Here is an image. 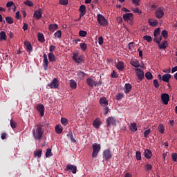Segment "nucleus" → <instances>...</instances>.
I'll return each mask as SVG.
<instances>
[{
	"mask_svg": "<svg viewBox=\"0 0 177 177\" xmlns=\"http://www.w3.org/2000/svg\"><path fill=\"white\" fill-rule=\"evenodd\" d=\"M43 127L42 124H39L32 129V135L36 140H41V139H42V136L44 132V129H42Z\"/></svg>",
	"mask_w": 177,
	"mask_h": 177,
	"instance_id": "f257e3e1",
	"label": "nucleus"
},
{
	"mask_svg": "<svg viewBox=\"0 0 177 177\" xmlns=\"http://www.w3.org/2000/svg\"><path fill=\"white\" fill-rule=\"evenodd\" d=\"M97 21L100 24V26H102V27H106V26H109V21L107 19L101 14L97 15Z\"/></svg>",
	"mask_w": 177,
	"mask_h": 177,
	"instance_id": "f03ea898",
	"label": "nucleus"
},
{
	"mask_svg": "<svg viewBox=\"0 0 177 177\" xmlns=\"http://www.w3.org/2000/svg\"><path fill=\"white\" fill-rule=\"evenodd\" d=\"M92 147H93L92 157L95 158L97 157V154H99V151H100L102 147H100V144L94 143L92 145Z\"/></svg>",
	"mask_w": 177,
	"mask_h": 177,
	"instance_id": "7ed1b4c3",
	"label": "nucleus"
},
{
	"mask_svg": "<svg viewBox=\"0 0 177 177\" xmlns=\"http://www.w3.org/2000/svg\"><path fill=\"white\" fill-rule=\"evenodd\" d=\"M72 58L74 62L78 64H80V63H82V62H84V57L82 55H80L78 52L73 53Z\"/></svg>",
	"mask_w": 177,
	"mask_h": 177,
	"instance_id": "20e7f679",
	"label": "nucleus"
},
{
	"mask_svg": "<svg viewBox=\"0 0 177 177\" xmlns=\"http://www.w3.org/2000/svg\"><path fill=\"white\" fill-rule=\"evenodd\" d=\"M47 86L50 88V89H57V88H59V80H57V78H54Z\"/></svg>",
	"mask_w": 177,
	"mask_h": 177,
	"instance_id": "39448f33",
	"label": "nucleus"
},
{
	"mask_svg": "<svg viewBox=\"0 0 177 177\" xmlns=\"http://www.w3.org/2000/svg\"><path fill=\"white\" fill-rule=\"evenodd\" d=\"M164 7H159L158 9L155 11V15L157 19H162L164 17Z\"/></svg>",
	"mask_w": 177,
	"mask_h": 177,
	"instance_id": "423d86ee",
	"label": "nucleus"
},
{
	"mask_svg": "<svg viewBox=\"0 0 177 177\" xmlns=\"http://www.w3.org/2000/svg\"><path fill=\"white\" fill-rule=\"evenodd\" d=\"M135 71L137 78L140 80V81H142V80L145 79V72L140 68H136Z\"/></svg>",
	"mask_w": 177,
	"mask_h": 177,
	"instance_id": "0eeeda50",
	"label": "nucleus"
},
{
	"mask_svg": "<svg viewBox=\"0 0 177 177\" xmlns=\"http://www.w3.org/2000/svg\"><path fill=\"white\" fill-rule=\"evenodd\" d=\"M116 122L117 120H115V118H113L112 116H110L106 119V127L109 128L111 127V125L115 126Z\"/></svg>",
	"mask_w": 177,
	"mask_h": 177,
	"instance_id": "6e6552de",
	"label": "nucleus"
},
{
	"mask_svg": "<svg viewBox=\"0 0 177 177\" xmlns=\"http://www.w3.org/2000/svg\"><path fill=\"white\" fill-rule=\"evenodd\" d=\"M37 110L39 111L41 117H44L45 115V106H44V104H37Z\"/></svg>",
	"mask_w": 177,
	"mask_h": 177,
	"instance_id": "1a4fd4ad",
	"label": "nucleus"
},
{
	"mask_svg": "<svg viewBox=\"0 0 177 177\" xmlns=\"http://www.w3.org/2000/svg\"><path fill=\"white\" fill-rule=\"evenodd\" d=\"M99 103L102 107H106L109 106V100H107V98L106 97H102L99 100Z\"/></svg>",
	"mask_w": 177,
	"mask_h": 177,
	"instance_id": "9d476101",
	"label": "nucleus"
},
{
	"mask_svg": "<svg viewBox=\"0 0 177 177\" xmlns=\"http://www.w3.org/2000/svg\"><path fill=\"white\" fill-rule=\"evenodd\" d=\"M43 67L45 71L48 70V64H49V61L48 60V55L46 54H44L43 55Z\"/></svg>",
	"mask_w": 177,
	"mask_h": 177,
	"instance_id": "9b49d317",
	"label": "nucleus"
},
{
	"mask_svg": "<svg viewBox=\"0 0 177 177\" xmlns=\"http://www.w3.org/2000/svg\"><path fill=\"white\" fill-rule=\"evenodd\" d=\"M103 156L104 160L106 161L111 158V151L110 149H106L103 151Z\"/></svg>",
	"mask_w": 177,
	"mask_h": 177,
	"instance_id": "f8f14e48",
	"label": "nucleus"
},
{
	"mask_svg": "<svg viewBox=\"0 0 177 177\" xmlns=\"http://www.w3.org/2000/svg\"><path fill=\"white\" fill-rule=\"evenodd\" d=\"M86 84L88 85V86H91V88H93V86H97V83L91 77L86 79Z\"/></svg>",
	"mask_w": 177,
	"mask_h": 177,
	"instance_id": "ddd939ff",
	"label": "nucleus"
},
{
	"mask_svg": "<svg viewBox=\"0 0 177 177\" xmlns=\"http://www.w3.org/2000/svg\"><path fill=\"white\" fill-rule=\"evenodd\" d=\"M161 99L162 103L168 104V102H169V95L168 93H163L161 95Z\"/></svg>",
	"mask_w": 177,
	"mask_h": 177,
	"instance_id": "4468645a",
	"label": "nucleus"
},
{
	"mask_svg": "<svg viewBox=\"0 0 177 177\" xmlns=\"http://www.w3.org/2000/svg\"><path fill=\"white\" fill-rule=\"evenodd\" d=\"M66 171H71L72 174H77V166L68 165L66 167Z\"/></svg>",
	"mask_w": 177,
	"mask_h": 177,
	"instance_id": "2eb2a0df",
	"label": "nucleus"
},
{
	"mask_svg": "<svg viewBox=\"0 0 177 177\" xmlns=\"http://www.w3.org/2000/svg\"><path fill=\"white\" fill-rule=\"evenodd\" d=\"M34 17L37 19V20H39L42 17V9L39 8L34 12Z\"/></svg>",
	"mask_w": 177,
	"mask_h": 177,
	"instance_id": "dca6fc26",
	"label": "nucleus"
},
{
	"mask_svg": "<svg viewBox=\"0 0 177 177\" xmlns=\"http://www.w3.org/2000/svg\"><path fill=\"white\" fill-rule=\"evenodd\" d=\"M79 11L80 12V17H82L83 16H85L86 13V7H85L84 5L80 6L79 8Z\"/></svg>",
	"mask_w": 177,
	"mask_h": 177,
	"instance_id": "f3484780",
	"label": "nucleus"
},
{
	"mask_svg": "<svg viewBox=\"0 0 177 177\" xmlns=\"http://www.w3.org/2000/svg\"><path fill=\"white\" fill-rule=\"evenodd\" d=\"M24 45L26 48L27 51L29 53H31V52H32V46H31V43H30L29 41H25Z\"/></svg>",
	"mask_w": 177,
	"mask_h": 177,
	"instance_id": "a211bd4d",
	"label": "nucleus"
},
{
	"mask_svg": "<svg viewBox=\"0 0 177 177\" xmlns=\"http://www.w3.org/2000/svg\"><path fill=\"white\" fill-rule=\"evenodd\" d=\"M100 125H102V122H100V120L99 119H95L93 122V127L95 128V129H99L100 128Z\"/></svg>",
	"mask_w": 177,
	"mask_h": 177,
	"instance_id": "6ab92c4d",
	"label": "nucleus"
},
{
	"mask_svg": "<svg viewBox=\"0 0 177 177\" xmlns=\"http://www.w3.org/2000/svg\"><path fill=\"white\" fill-rule=\"evenodd\" d=\"M130 64L136 68H139V67H140V63H139V61L138 59L131 60L130 62Z\"/></svg>",
	"mask_w": 177,
	"mask_h": 177,
	"instance_id": "aec40b11",
	"label": "nucleus"
},
{
	"mask_svg": "<svg viewBox=\"0 0 177 177\" xmlns=\"http://www.w3.org/2000/svg\"><path fill=\"white\" fill-rule=\"evenodd\" d=\"M144 156L148 160L151 158V156H153V153L150 149H145L144 152Z\"/></svg>",
	"mask_w": 177,
	"mask_h": 177,
	"instance_id": "412c9836",
	"label": "nucleus"
},
{
	"mask_svg": "<svg viewBox=\"0 0 177 177\" xmlns=\"http://www.w3.org/2000/svg\"><path fill=\"white\" fill-rule=\"evenodd\" d=\"M148 23H149V26H151V27H156V26L158 25V21L154 20L152 19H149Z\"/></svg>",
	"mask_w": 177,
	"mask_h": 177,
	"instance_id": "4be33fe9",
	"label": "nucleus"
},
{
	"mask_svg": "<svg viewBox=\"0 0 177 177\" xmlns=\"http://www.w3.org/2000/svg\"><path fill=\"white\" fill-rule=\"evenodd\" d=\"M48 57L49 62H50L51 63L56 62V56H55L54 53H49L48 55Z\"/></svg>",
	"mask_w": 177,
	"mask_h": 177,
	"instance_id": "5701e85b",
	"label": "nucleus"
},
{
	"mask_svg": "<svg viewBox=\"0 0 177 177\" xmlns=\"http://www.w3.org/2000/svg\"><path fill=\"white\" fill-rule=\"evenodd\" d=\"M169 80H171V74H165L162 76V81L164 82H169Z\"/></svg>",
	"mask_w": 177,
	"mask_h": 177,
	"instance_id": "b1692460",
	"label": "nucleus"
},
{
	"mask_svg": "<svg viewBox=\"0 0 177 177\" xmlns=\"http://www.w3.org/2000/svg\"><path fill=\"white\" fill-rule=\"evenodd\" d=\"M55 132L58 135H60L63 132V127L61 124H57L55 126Z\"/></svg>",
	"mask_w": 177,
	"mask_h": 177,
	"instance_id": "393cba45",
	"label": "nucleus"
},
{
	"mask_svg": "<svg viewBox=\"0 0 177 177\" xmlns=\"http://www.w3.org/2000/svg\"><path fill=\"white\" fill-rule=\"evenodd\" d=\"M132 17H133V14L132 13H126L123 15V20H124V21L131 19Z\"/></svg>",
	"mask_w": 177,
	"mask_h": 177,
	"instance_id": "a878e982",
	"label": "nucleus"
},
{
	"mask_svg": "<svg viewBox=\"0 0 177 177\" xmlns=\"http://www.w3.org/2000/svg\"><path fill=\"white\" fill-rule=\"evenodd\" d=\"M58 27L59 26H57V24H50L48 26V30L50 31H56V30H57Z\"/></svg>",
	"mask_w": 177,
	"mask_h": 177,
	"instance_id": "bb28decb",
	"label": "nucleus"
},
{
	"mask_svg": "<svg viewBox=\"0 0 177 177\" xmlns=\"http://www.w3.org/2000/svg\"><path fill=\"white\" fill-rule=\"evenodd\" d=\"M37 38L39 42H41V44H44V42H45V37H44V34L39 32L37 34Z\"/></svg>",
	"mask_w": 177,
	"mask_h": 177,
	"instance_id": "cd10ccee",
	"label": "nucleus"
},
{
	"mask_svg": "<svg viewBox=\"0 0 177 177\" xmlns=\"http://www.w3.org/2000/svg\"><path fill=\"white\" fill-rule=\"evenodd\" d=\"M124 62H118L116 64V68H118V70H120V71H122L124 70Z\"/></svg>",
	"mask_w": 177,
	"mask_h": 177,
	"instance_id": "c85d7f7f",
	"label": "nucleus"
},
{
	"mask_svg": "<svg viewBox=\"0 0 177 177\" xmlns=\"http://www.w3.org/2000/svg\"><path fill=\"white\" fill-rule=\"evenodd\" d=\"M124 88V93H129V92H131V90L132 89V85L131 84H126Z\"/></svg>",
	"mask_w": 177,
	"mask_h": 177,
	"instance_id": "c756f323",
	"label": "nucleus"
},
{
	"mask_svg": "<svg viewBox=\"0 0 177 177\" xmlns=\"http://www.w3.org/2000/svg\"><path fill=\"white\" fill-rule=\"evenodd\" d=\"M69 85L71 89H77V82H75V80H71L69 82Z\"/></svg>",
	"mask_w": 177,
	"mask_h": 177,
	"instance_id": "7c9ffc66",
	"label": "nucleus"
},
{
	"mask_svg": "<svg viewBox=\"0 0 177 177\" xmlns=\"http://www.w3.org/2000/svg\"><path fill=\"white\" fill-rule=\"evenodd\" d=\"M130 129L132 132H136V131H138V126L136 125V123H131L130 126Z\"/></svg>",
	"mask_w": 177,
	"mask_h": 177,
	"instance_id": "2f4dec72",
	"label": "nucleus"
},
{
	"mask_svg": "<svg viewBox=\"0 0 177 177\" xmlns=\"http://www.w3.org/2000/svg\"><path fill=\"white\" fill-rule=\"evenodd\" d=\"M77 75L80 80H84L85 78V73L83 71H79L77 72Z\"/></svg>",
	"mask_w": 177,
	"mask_h": 177,
	"instance_id": "473e14b6",
	"label": "nucleus"
},
{
	"mask_svg": "<svg viewBox=\"0 0 177 177\" xmlns=\"http://www.w3.org/2000/svg\"><path fill=\"white\" fill-rule=\"evenodd\" d=\"M168 46V41H165L162 42V44H159V49H166Z\"/></svg>",
	"mask_w": 177,
	"mask_h": 177,
	"instance_id": "72a5a7b5",
	"label": "nucleus"
},
{
	"mask_svg": "<svg viewBox=\"0 0 177 177\" xmlns=\"http://www.w3.org/2000/svg\"><path fill=\"white\" fill-rule=\"evenodd\" d=\"M0 41H6V33L4 31L0 32Z\"/></svg>",
	"mask_w": 177,
	"mask_h": 177,
	"instance_id": "f704fd0d",
	"label": "nucleus"
},
{
	"mask_svg": "<svg viewBox=\"0 0 177 177\" xmlns=\"http://www.w3.org/2000/svg\"><path fill=\"white\" fill-rule=\"evenodd\" d=\"M34 155H35V157H38V158H41V156H42V149L35 151Z\"/></svg>",
	"mask_w": 177,
	"mask_h": 177,
	"instance_id": "c9c22d12",
	"label": "nucleus"
},
{
	"mask_svg": "<svg viewBox=\"0 0 177 177\" xmlns=\"http://www.w3.org/2000/svg\"><path fill=\"white\" fill-rule=\"evenodd\" d=\"M61 124L64 125V127H67L68 125V120L66 118H61Z\"/></svg>",
	"mask_w": 177,
	"mask_h": 177,
	"instance_id": "e433bc0d",
	"label": "nucleus"
},
{
	"mask_svg": "<svg viewBox=\"0 0 177 177\" xmlns=\"http://www.w3.org/2000/svg\"><path fill=\"white\" fill-rule=\"evenodd\" d=\"M158 129L160 133H164V131H165V128L164 127V124H160L158 125Z\"/></svg>",
	"mask_w": 177,
	"mask_h": 177,
	"instance_id": "4c0bfd02",
	"label": "nucleus"
},
{
	"mask_svg": "<svg viewBox=\"0 0 177 177\" xmlns=\"http://www.w3.org/2000/svg\"><path fill=\"white\" fill-rule=\"evenodd\" d=\"M67 136H68V138H70L71 142H73V143H75L77 142L75 140V139H74V136L73 135V132L69 131L68 134L67 135Z\"/></svg>",
	"mask_w": 177,
	"mask_h": 177,
	"instance_id": "58836bf2",
	"label": "nucleus"
},
{
	"mask_svg": "<svg viewBox=\"0 0 177 177\" xmlns=\"http://www.w3.org/2000/svg\"><path fill=\"white\" fill-rule=\"evenodd\" d=\"M53 154L52 153V149H47L46 152V158H48V157H52Z\"/></svg>",
	"mask_w": 177,
	"mask_h": 177,
	"instance_id": "ea45409f",
	"label": "nucleus"
},
{
	"mask_svg": "<svg viewBox=\"0 0 177 177\" xmlns=\"http://www.w3.org/2000/svg\"><path fill=\"white\" fill-rule=\"evenodd\" d=\"M160 32H161V29L160 28H156L154 30L153 37H155V38H157V37L160 35Z\"/></svg>",
	"mask_w": 177,
	"mask_h": 177,
	"instance_id": "a19ab883",
	"label": "nucleus"
},
{
	"mask_svg": "<svg viewBox=\"0 0 177 177\" xmlns=\"http://www.w3.org/2000/svg\"><path fill=\"white\" fill-rule=\"evenodd\" d=\"M24 5H26V6H30V7H32L34 6V3H32V1H30V0H26L24 2Z\"/></svg>",
	"mask_w": 177,
	"mask_h": 177,
	"instance_id": "79ce46f5",
	"label": "nucleus"
},
{
	"mask_svg": "<svg viewBox=\"0 0 177 177\" xmlns=\"http://www.w3.org/2000/svg\"><path fill=\"white\" fill-rule=\"evenodd\" d=\"M136 160H138V161H140V160H142V153H140V151H137L136 152Z\"/></svg>",
	"mask_w": 177,
	"mask_h": 177,
	"instance_id": "37998d69",
	"label": "nucleus"
},
{
	"mask_svg": "<svg viewBox=\"0 0 177 177\" xmlns=\"http://www.w3.org/2000/svg\"><path fill=\"white\" fill-rule=\"evenodd\" d=\"M80 46L82 50H83V52H85V50H86V49L88 48V46L85 43L80 44Z\"/></svg>",
	"mask_w": 177,
	"mask_h": 177,
	"instance_id": "c03bdc74",
	"label": "nucleus"
},
{
	"mask_svg": "<svg viewBox=\"0 0 177 177\" xmlns=\"http://www.w3.org/2000/svg\"><path fill=\"white\" fill-rule=\"evenodd\" d=\"M145 168L146 171H151V169H153V165L147 163L145 165Z\"/></svg>",
	"mask_w": 177,
	"mask_h": 177,
	"instance_id": "a18cd8bd",
	"label": "nucleus"
},
{
	"mask_svg": "<svg viewBox=\"0 0 177 177\" xmlns=\"http://www.w3.org/2000/svg\"><path fill=\"white\" fill-rule=\"evenodd\" d=\"M6 21L8 24H13V18H12L11 17H6Z\"/></svg>",
	"mask_w": 177,
	"mask_h": 177,
	"instance_id": "49530a36",
	"label": "nucleus"
},
{
	"mask_svg": "<svg viewBox=\"0 0 177 177\" xmlns=\"http://www.w3.org/2000/svg\"><path fill=\"white\" fill-rule=\"evenodd\" d=\"M145 77L147 80H153V74H151L150 72H147L145 73Z\"/></svg>",
	"mask_w": 177,
	"mask_h": 177,
	"instance_id": "de8ad7c7",
	"label": "nucleus"
},
{
	"mask_svg": "<svg viewBox=\"0 0 177 177\" xmlns=\"http://www.w3.org/2000/svg\"><path fill=\"white\" fill-rule=\"evenodd\" d=\"M87 34H88V32L85 30H80L79 31L80 37H86Z\"/></svg>",
	"mask_w": 177,
	"mask_h": 177,
	"instance_id": "09e8293b",
	"label": "nucleus"
},
{
	"mask_svg": "<svg viewBox=\"0 0 177 177\" xmlns=\"http://www.w3.org/2000/svg\"><path fill=\"white\" fill-rule=\"evenodd\" d=\"M54 36L56 38H62V30H57L56 32L54 33Z\"/></svg>",
	"mask_w": 177,
	"mask_h": 177,
	"instance_id": "8fccbe9b",
	"label": "nucleus"
},
{
	"mask_svg": "<svg viewBox=\"0 0 177 177\" xmlns=\"http://www.w3.org/2000/svg\"><path fill=\"white\" fill-rule=\"evenodd\" d=\"M143 39H145V41H147V42H151V41H153V39L149 35L144 36Z\"/></svg>",
	"mask_w": 177,
	"mask_h": 177,
	"instance_id": "3c124183",
	"label": "nucleus"
},
{
	"mask_svg": "<svg viewBox=\"0 0 177 177\" xmlns=\"http://www.w3.org/2000/svg\"><path fill=\"white\" fill-rule=\"evenodd\" d=\"M153 86L158 89V88H160V83L158 82V80L157 79H155L153 80Z\"/></svg>",
	"mask_w": 177,
	"mask_h": 177,
	"instance_id": "603ef678",
	"label": "nucleus"
},
{
	"mask_svg": "<svg viewBox=\"0 0 177 177\" xmlns=\"http://www.w3.org/2000/svg\"><path fill=\"white\" fill-rule=\"evenodd\" d=\"M171 158H172V160L174 162H177V153H173L171 154Z\"/></svg>",
	"mask_w": 177,
	"mask_h": 177,
	"instance_id": "864d4df0",
	"label": "nucleus"
},
{
	"mask_svg": "<svg viewBox=\"0 0 177 177\" xmlns=\"http://www.w3.org/2000/svg\"><path fill=\"white\" fill-rule=\"evenodd\" d=\"M132 10L134 13H137L138 15H142V10H139V8H133Z\"/></svg>",
	"mask_w": 177,
	"mask_h": 177,
	"instance_id": "5fc2aeb1",
	"label": "nucleus"
},
{
	"mask_svg": "<svg viewBox=\"0 0 177 177\" xmlns=\"http://www.w3.org/2000/svg\"><path fill=\"white\" fill-rule=\"evenodd\" d=\"M59 3L66 6V5H68V0H59Z\"/></svg>",
	"mask_w": 177,
	"mask_h": 177,
	"instance_id": "6e6d98bb",
	"label": "nucleus"
},
{
	"mask_svg": "<svg viewBox=\"0 0 177 177\" xmlns=\"http://www.w3.org/2000/svg\"><path fill=\"white\" fill-rule=\"evenodd\" d=\"M123 97H124V93H118V95H116L117 100H121V99Z\"/></svg>",
	"mask_w": 177,
	"mask_h": 177,
	"instance_id": "4d7b16f0",
	"label": "nucleus"
},
{
	"mask_svg": "<svg viewBox=\"0 0 177 177\" xmlns=\"http://www.w3.org/2000/svg\"><path fill=\"white\" fill-rule=\"evenodd\" d=\"M162 35L163 38H167L168 37V31H167V30H162Z\"/></svg>",
	"mask_w": 177,
	"mask_h": 177,
	"instance_id": "13d9d810",
	"label": "nucleus"
},
{
	"mask_svg": "<svg viewBox=\"0 0 177 177\" xmlns=\"http://www.w3.org/2000/svg\"><path fill=\"white\" fill-rule=\"evenodd\" d=\"M150 132H151V130H150V129L146 130L144 132V138H147V136H149V135H150Z\"/></svg>",
	"mask_w": 177,
	"mask_h": 177,
	"instance_id": "bf43d9fd",
	"label": "nucleus"
},
{
	"mask_svg": "<svg viewBox=\"0 0 177 177\" xmlns=\"http://www.w3.org/2000/svg\"><path fill=\"white\" fill-rule=\"evenodd\" d=\"M10 127L12 129L16 128V122H13L12 120H10Z\"/></svg>",
	"mask_w": 177,
	"mask_h": 177,
	"instance_id": "052dcab7",
	"label": "nucleus"
},
{
	"mask_svg": "<svg viewBox=\"0 0 177 177\" xmlns=\"http://www.w3.org/2000/svg\"><path fill=\"white\" fill-rule=\"evenodd\" d=\"M132 2L136 6H140V4L139 3V2H140V0H132Z\"/></svg>",
	"mask_w": 177,
	"mask_h": 177,
	"instance_id": "680f3d73",
	"label": "nucleus"
},
{
	"mask_svg": "<svg viewBox=\"0 0 177 177\" xmlns=\"http://www.w3.org/2000/svg\"><path fill=\"white\" fill-rule=\"evenodd\" d=\"M109 107L108 106H104V115H107L109 114Z\"/></svg>",
	"mask_w": 177,
	"mask_h": 177,
	"instance_id": "e2e57ef3",
	"label": "nucleus"
},
{
	"mask_svg": "<svg viewBox=\"0 0 177 177\" xmlns=\"http://www.w3.org/2000/svg\"><path fill=\"white\" fill-rule=\"evenodd\" d=\"M98 44L99 45H103V37L101 36L98 38Z\"/></svg>",
	"mask_w": 177,
	"mask_h": 177,
	"instance_id": "0e129e2a",
	"label": "nucleus"
},
{
	"mask_svg": "<svg viewBox=\"0 0 177 177\" xmlns=\"http://www.w3.org/2000/svg\"><path fill=\"white\" fill-rule=\"evenodd\" d=\"M111 77L112 78H117V77H118V75H117V73H115V71H113Z\"/></svg>",
	"mask_w": 177,
	"mask_h": 177,
	"instance_id": "69168bd1",
	"label": "nucleus"
},
{
	"mask_svg": "<svg viewBox=\"0 0 177 177\" xmlns=\"http://www.w3.org/2000/svg\"><path fill=\"white\" fill-rule=\"evenodd\" d=\"M24 31H27L28 30V24L24 23L23 26Z\"/></svg>",
	"mask_w": 177,
	"mask_h": 177,
	"instance_id": "338daca9",
	"label": "nucleus"
},
{
	"mask_svg": "<svg viewBox=\"0 0 177 177\" xmlns=\"http://www.w3.org/2000/svg\"><path fill=\"white\" fill-rule=\"evenodd\" d=\"M55 49H56V46H50V48H49L50 52H53L54 50H55Z\"/></svg>",
	"mask_w": 177,
	"mask_h": 177,
	"instance_id": "774afa93",
	"label": "nucleus"
}]
</instances>
